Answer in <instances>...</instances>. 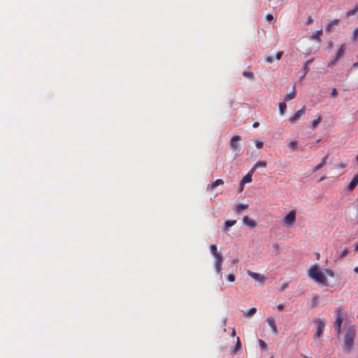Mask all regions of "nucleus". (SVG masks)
<instances>
[{"label": "nucleus", "mask_w": 358, "mask_h": 358, "mask_svg": "<svg viewBox=\"0 0 358 358\" xmlns=\"http://www.w3.org/2000/svg\"><path fill=\"white\" fill-rule=\"evenodd\" d=\"M266 162H264V161H259V162H257L253 166V168L250 170V172L251 173H253L255 171V169H257V168L259 167H266Z\"/></svg>", "instance_id": "6ab92c4d"}, {"label": "nucleus", "mask_w": 358, "mask_h": 358, "mask_svg": "<svg viewBox=\"0 0 358 358\" xmlns=\"http://www.w3.org/2000/svg\"><path fill=\"white\" fill-rule=\"evenodd\" d=\"M356 161L358 163V155L356 157Z\"/></svg>", "instance_id": "13d9d810"}, {"label": "nucleus", "mask_w": 358, "mask_h": 358, "mask_svg": "<svg viewBox=\"0 0 358 358\" xmlns=\"http://www.w3.org/2000/svg\"><path fill=\"white\" fill-rule=\"evenodd\" d=\"M313 22V18L311 17V16H309L307 19V22H306V24H310Z\"/></svg>", "instance_id": "79ce46f5"}, {"label": "nucleus", "mask_w": 358, "mask_h": 358, "mask_svg": "<svg viewBox=\"0 0 358 358\" xmlns=\"http://www.w3.org/2000/svg\"><path fill=\"white\" fill-rule=\"evenodd\" d=\"M313 62V59H308L306 62V63L303 65V70L305 71V74L307 73L309 71V66L311 64V63Z\"/></svg>", "instance_id": "5701e85b"}, {"label": "nucleus", "mask_w": 358, "mask_h": 358, "mask_svg": "<svg viewBox=\"0 0 358 358\" xmlns=\"http://www.w3.org/2000/svg\"><path fill=\"white\" fill-rule=\"evenodd\" d=\"M335 317L336 320L334 322V327L336 331H337V334L339 335L341 333V327L343 322V318H342V311L341 308H337L335 310Z\"/></svg>", "instance_id": "20e7f679"}, {"label": "nucleus", "mask_w": 358, "mask_h": 358, "mask_svg": "<svg viewBox=\"0 0 358 358\" xmlns=\"http://www.w3.org/2000/svg\"><path fill=\"white\" fill-rule=\"evenodd\" d=\"M345 166L346 165L343 163H341L340 164L338 165V167L340 169H344Z\"/></svg>", "instance_id": "c03bdc74"}, {"label": "nucleus", "mask_w": 358, "mask_h": 358, "mask_svg": "<svg viewBox=\"0 0 358 358\" xmlns=\"http://www.w3.org/2000/svg\"><path fill=\"white\" fill-rule=\"evenodd\" d=\"M255 145L257 148L261 149L263 147V143L262 141H256Z\"/></svg>", "instance_id": "4c0bfd02"}, {"label": "nucleus", "mask_w": 358, "mask_h": 358, "mask_svg": "<svg viewBox=\"0 0 358 358\" xmlns=\"http://www.w3.org/2000/svg\"><path fill=\"white\" fill-rule=\"evenodd\" d=\"M317 299V296H315L313 297V303H316Z\"/></svg>", "instance_id": "3c124183"}, {"label": "nucleus", "mask_w": 358, "mask_h": 358, "mask_svg": "<svg viewBox=\"0 0 358 358\" xmlns=\"http://www.w3.org/2000/svg\"><path fill=\"white\" fill-rule=\"evenodd\" d=\"M243 222L245 225L251 228H254L257 225L256 222L254 220L249 218L248 216H245L243 217Z\"/></svg>", "instance_id": "ddd939ff"}, {"label": "nucleus", "mask_w": 358, "mask_h": 358, "mask_svg": "<svg viewBox=\"0 0 358 358\" xmlns=\"http://www.w3.org/2000/svg\"><path fill=\"white\" fill-rule=\"evenodd\" d=\"M247 273L249 276L252 278L256 281H257L262 284H264L265 282V277L263 275L258 273L252 272L250 270L247 271Z\"/></svg>", "instance_id": "6e6552de"}, {"label": "nucleus", "mask_w": 358, "mask_h": 358, "mask_svg": "<svg viewBox=\"0 0 358 358\" xmlns=\"http://www.w3.org/2000/svg\"><path fill=\"white\" fill-rule=\"evenodd\" d=\"M266 322L268 323V324L270 326L271 329V331L273 334H278V329H277V327H276V325L275 324V320L273 317H268L266 319Z\"/></svg>", "instance_id": "f8f14e48"}, {"label": "nucleus", "mask_w": 358, "mask_h": 358, "mask_svg": "<svg viewBox=\"0 0 358 358\" xmlns=\"http://www.w3.org/2000/svg\"><path fill=\"white\" fill-rule=\"evenodd\" d=\"M259 122H255L253 123L252 127H255V128H257V127H259Z\"/></svg>", "instance_id": "49530a36"}, {"label": "nucleus", "mask_w": 358, "mask_h": 358, "mask_svg": "<svg viewBox=\"0 0 358 358\" xmlns=\"http://www.w3.org/2000/svg\"><path fill=\"white\" fill-rule=\"evenodd\" d=\"M236 335V331H235V329L234 328H232V331H231V336L232 337H234Z\"/></svg>", "instance_id": "de8ad7c7"}, {"label": "nucleus", "mask_w": 358, "mask_h": 358, "mask_svg": "<svg viewBox=\"0 0 358 358\" xmlns=\"http://www.w3.org/2000/svg\"><path fill=\"white\" fill-rule=\"evenodd\" d=\"M357 36H358V27L356 28L355 29V31H353V34H352V39L355 41L357 38Z\"/></svg>", "instance_id": "72a5a7b5"}, {"label": "nucleus", "mask_w": 358, "mask_h": 358, "mask_svg": "<svg viewBox=\"0 0 358 358\" xmlns=\"http://www.w3.org/2000/svg\"><path fill=\"white\" fill-rule=\"evenodd\" d=\"M358 184V173H357L348 186V189L352 191Z\"/></svg>", "instance_id": "4468645a"}, {"label": "nucleus", "mask_w": 358, "mask_h": 358, "mask_svg": "<svg viewBox=\"0 0 358 358\" xmlns=\"http://www.w3.org/2000/svg\"><path fill=\"white\" fill-rule=\"evenodd\" d=\"M308 276L313 279L316 282L323 285H327V280L324 273L320 271L316 264L312 265L308 270Z\"/></svg>", "instance_id": "f257e3e1"}, {"label": "nucleus", "mask_w": 358, "mask_h": 358, "mask_svg": "<svg viewBox=\"0 0 358 358\" xmlns=\"http://www.w3.org/2000/svg\"><path fill=\"white\" fill-rule=\"evenodd\" d=\"M331 96H333V97H336V96H337V95H338V92H337V90H336V88H333V89H332V91H331Z\"/></svg>", "instance_id": "ea45409f"}, {"label": "nucleus", "mask_w": 358, "mask_h": 358, "mask_svg": "<svg viewBox=\"0 0 358 358\" xmlns=\"http://www.w3.org/2000/svg\"><path fill=\"white\" fill-rule=\"evenodd\" d=\"M355 250H358V243H357L356 244V245H355Z\"/></svg>", "instance_id": "6e6d98bb"}, {"label": "nucleus", "mask_w": 358, "mask_h": 358, "mask_svg": "<svg viewBox=\"0 0 358 358\" xmlns=\"http://www.w3.org/2000/svg\"><path fill=\"white\" fill-rule=\"evenodd\" d=\"M295 87H294L292 91L285 96V101H288L294 99L295 97Z\"/></svg>", "instance_id": "412c9836"}, {"label": "nucleus", "mask_w": 358, "mask_h": 358, "mask_svg": "<svg viewBox=\"0 0 358 358\" xmlns=\"http://www.w3.org/2000/svg\"><path fill=\"white\" fill-rule=\"evenodd\" d=\"M321 120H322V117H321V116H319L317 119H316L312 122L311 127L313 128H315L318 125V124L321 122Z\"/></svg>", "instance_id": "c756f323"}, {"label": "nucleus", "mask_w": 358, "mask_h": 358, "mask_svg": "<svg viewBox=\"0 0 358 358\" xmlns=\"http://www.w3.org/2000/svg\"><path fill=\"white\" fill-rule=\"evenodd\" d=\"M325 273H326L327 275H328L330 277H334V273L331 269H326L325 270Z\"/></svg>", "instance_id": "c9c22d12"}, {"label": "nucleus", "mask_w": 358, "mask_h": 358, "mask_svg": "<svg viewBox=\"0 0 358 358\" xmlns=\"http://www.w3.org/2000/svg\"><path fill=\"white\" fill-rule=\"evenodd\" d=\"M353 66L354 67H357L358 66V62H355L353 64Z\"/></svg>", "instance_id": "864d4df0"}, {"label": "nucleus", "mask_w": 358, "mask_h": 358, "mask_svg": "<svg viewBox=\"0 0 358 358\" xmlns=\"http://www.w3.org/2000/svg\"><path fill=\"white\" fill-rule=\"evenodd\" d=\"M328 158V155H326L322 159V162L317 164V166H315L313 169V172H316L317 171L320 170L321 168H322L326 162H327V159Z\"/></svg>", "instance_id": "2eb2a0df"}, {"label": "nucleus", "mask_w": 358, "mask_h": 358, "mask_svg": "<svg viewBox=\"0 0 358 358\" xmlns=\"http://www.w3.org/2000/svg\"><path fill=\"white\" fill-rule=\"evenodd\" d=\"M241 349V340H240V338L239 337H237L236 338V345L233 349V351L234 353H236V352L238 351H240Z\"/></svg>", "instance_id": "4be33fe9"}, {"label": "nucleus", "mask_w": 358, "mask_h": 358, "mask_svg": "<svg viewBox=\"0 0 358 358\" xmlns=\"http://www.w3.org/2000/svg\"><path fill=\"white\" fill-rule=\"evenodd\" d=\"M265 61L267 63H272L273 62V57L271 56L266 55L265 56Z\"/></svg>", "instance_id": "f704fd0d"}, {"label": "nucleus", "mask_w": 358, "mask_h": 358, "mask_svg": "<svg viewBox=\"0 0 358 358\" xmlns=\"http://www.w3.org/2000/svg\"><path fill=\"white\" fill-rule=\"evenodd\" d=\"M224 182L222 179H217L215 180L213 183L209 184L207 187L206 190L209 192L213 191L217 187L220 185H224Z\"/></svg>", "instance_id": "1a4fd4ad"}, {"label": "nucleus", "mask_w": 358, "mask_h": 358, "mask_svg": "<svg viewBox=\"0 0 358 358\" xmlns=\"http://www.w3.org/2000/svg\"><path fill=\"white\" fill-rule=\"evenodd\" d=\"M287 287V284H284L283 285H282V287H281V289H282V290H283V289H285Z\"/></svg>", "instance_id": "8fccbe9b"}, {"label": "nucleus", "mask_w": 358, "mask_h": 358, "mask_svg": "<svg viewBox=\"0 0 358 358\" xmlns=\"http://www.w3.org/2000/svg\"><path fill=\"white\" fill-rule=\"evenodd\" d=\"M338 59H336V58L335 57L334 59L330 60V61L329 62V63H328V66H330L334 65V64L337 62V61H338Z\"/></svg>", "instance_id": "58836bf2"}, {"label": "nucleus", "mask_w": 358, "mask_h": 358, "mask_svg": "<svg viewBox=\"0 0 358 358\" xmlns=\"http://www.w3.org/2000/svg\"><path fill=\"white\" fill-rule=\"evenodd\" d=\"M241 140V136L238 135L234 136L230 141V147L232 151L234 152H239L241 150L240 145L238 143V141Z\"/></svg>", "instance_id": "39448f33"}, {"label": "nucleus", "mask_w": 358, "mask_h": 358, "mask_svg": "<svg viewBox=\"0 0 358 358\" xmlns=\"http://www.w3.org/2000/svg\"><path fill=\"white\" fill-rule=\"evenodd\" d=\"M266 19L268 20V21H272L273 20V16L271 15V14H267L266 15Z\"/></svg>", "instance_id": "a19ab883"}, {"label": "nucleus", "mask_w": 358, "mask_h": 358, "mask_svg": "<svg viewBox=\"0 0 358 358\" xmlns=\"http://www.w3.org/2000/svg\"><path fill=\"white\" fill-rule=\"evenodd\" d=\"M356 335V329L354 326L347 329L344 338V347L346 351H350Z\"/></svg>", "instance_id": "7ed1b4c3"}, {"label": "nucleus", "mask_w": 358, "mask_h": 358, "mask_svg": "<svg viewBox=\"0 0 358 358\" xmlns=\"http://www.w3.org/2000/svg\"><path fill=\"white\" fill-rule=\"evenodd\" d=\"M210 251L215 258V269L217 273H221L223 257L221 252L217 250V245L212 244L210 245Z\"/></svg>", "instance_id": "f03ea898"}, {"label": "nucleus", "mask_w": 358, "mask_h": 358, "mask_svg": "<svg viewBox=\"0 0 358 358\" xmlns=\"http://www.w3.org/2000/svg\"><path fill=\"white\" fill-rule=\"evenodd\" d=\"M349 252L348 251V248H345L342 252L339 255V258H343V257H345L348 253Z\"/></svg>", "instance_id": "473e14b6"}, {"label": "nucleus", "mask_w": 358, "mask_h": 358, "mask_svg": "<svg viewBox=\"0 0 358 358\" xmlns=\"http://www.w3.org/2000/svg\"><path fill=\"white\" fill-rule=\"evenodd\" d=\"M270 358H274V355L272 353L271 356Z\"/></svg>", "instance_id": "4d7b16f0"}, {"label": "nucleus", "mask_w": 358, "mask_h": 358, "mask_svg": "<svg viewBox=\"0 0 358 358\" xmlns=\"http://www.w3.org/2000/svg\"><path fill=\"white\" fill-rule=\"evenodd\" d=\"M227 280L229 282H234L235 281V276L233 274L228 275Z\"/></svg>", "instance_id": "e433bc0d"}, {"label": "nucleus", "mask_w": 358, "mask_h": 358, "mask_svg": "<svg viewBox=\"0 0 358 358\" xmlns=\"http://www.w3.org/2000/svg\"><path fill=\"white\" fill-rule=\"evenodd\" d=\"M243 75L247 78H249V79H252L254 78V73L252 72V71H244L243 73Z\"/></svg>", "instance_id": "c85d7f7f"}, {"label": "nucleus", "mask_w": 358, "mask_h": 358, "mask_svg": "<svg viewBox=\"0 0 358 358\" xmlns=\"http://www.w3.org/2000/svg\"><path fill=\"white\" fill-rule=\"evenodd\" d=\"M289 148L293 151L296 150L297 148V142L296 141H291L289 143Z\"/></svg>", "instance_id": "bb28decb"}, {"label": "nucleus", "mask_w": 358, "mask_h": 358, "mask_svg": "<svg viewBox=\"0 0 358 358\" xmlns=\"http://www.w3.org/2000/svg\"><path fill=\"white\" fill-rule=\"evenodd\" d=\"M345 51V46L344 44L341 45V47L339 48L336 55V59H339L344 54Z\"/></svg>", "instance_id": "a211bd4d"}, {"label": "nucleus", "mask_w": 358, "mask_h": 358, "mask_svg": "<svg viewBox=\"0 0 358 358\" xmlns=\"http://www.w3.org/2000/svg\"><path fill=\"white\" fill-rule=\"evenodd\" d=\"M248 207L247 204H239L236 206V211L239 213L241 210L248 208Z\"/></svg>", "instance_id": "b1692460"}, {"label": "nucleus", "mask_w": 358, "mask_h": 358, "mask_svg": "<svg viewBox=\"0 0 358 358\" xmlns=\"http://www.w3.org/2000/svg\"><path fill=\"white\" fill-rule=\"evenodd\" d=\"M306 113V107L303 106L301 109L297 110L293 116L289 118V122L292 124L295 123L298 121Z\"/></svg>", "instance_id": "0eeeda50"}, {"label": "nucleus", "mask_w": 358, "mask_h": 358, "mask_svg": "<svg viewBox=\"0 0 358 358\" xmlns=\"http://www.w3.org/2000/svg\"><path fill=\"white\" fill-rule=\"evenodd\" d=\"M322 29H320L319 30H317L316 32L313 33L311 36H310V38L313 39V40H315V41H320V36H322Z\"/></svg>", "instance_id": "dca6fc26"}, {"label": "nucleus", "mask_w": 358, "mask_h": 358, "mask_svg": "<svg viewBox=\"0 0 358 358\" xmlns=\"http://www.w3.org/2000/svg\"><path fill=\"white\" fill-rule=\"evenodd\" d=\"M325 179H326V177H325V176H323V177H322V178L320 179V181H322V180H325Z\"/></svg>", "instance_id": "5fc2aeb1"}, {"label": "nucleus", "mask_w": 358, "mask_h": 358, "mask_svg": "<svg viewBox=\"0 0 358 358\" xmlns=\"http://www.w3.org/2000/svg\"><path fill=\"white\" fill-rule=\"evenodd\" d=\"M238 262H239V261H238V259L237 258L234 259L231 261L232 264H238Z\"/></svg>", "instance_id": "a18cd8bd"}, {"label": "nucleus", "mask_w": 358, "mask_h": 358, "mask_svg": "<svg viewBox=\"0 0 358 358\" xmlns=\"http://www.w3.org/2000/svg\"><path fill=\"white\" fill-rule=\"evenodd\" d=\"M296 221V211L290 210L284 217V222L287 225H292Z\"/></svg>", "instance_id": "423d86ee"}, {"label": "nucleus", "mask_w": 358, "mask_h": 358, "mask_svg": "<svg viewBox=\"0 0 358 358\" xmlns=\"http://www.w3.org/2000/svg\"><path fill=\"white\" fill-rule=\"evenodd\" d=\"M287 108V105L285 102H281L279 103V110L280 114H283L284 111Z\"/></svg>", "instance_id": "a878e982"}, {"label": "nucleus", "mask_w": 358, "mask_h": 358, "mask_svg": "<svg viewBox=\"0 0 358 358\" xmlns=\"http://www.w3.org/2000/svg\"><path fill=\"white\" fill-rule=\"evenodd\" d=\"M316 323L317 325L316 336L320 337L322 333L323 329L324 328L325 321L324 320L320 319L316 322Z\"/></svg>", "instance_id": "9d476101"}, {"label": "nucleus", "mask_w": 358, "mask_h": 358, "mask_svg": "<svg viewBox=\"0 0 358 358\" xmlns=\"http://www.w3.org/2000/svg\"><path fill=\"white\" fill-rule=\"evenodd\" d=\"M306 358H310V357H306Z\"/></svg>", "instance_id": "bf43d9fd"}, {"label": "nucleus", "mask_w": 358, "mask_h": 358, "mask_svg": "<svg viewBox=\"0 0 358 358\" xmlns=\"http://www.w3.org/2000/svg\"><path fill=\"white\" fill-rule=\"evenodd\" d=\"M354 271H355V273H358V266H357L354 268Z\"/></svg>", "instance_id": "603ef678"}, {"label": "nucleus", "mask_w": 358, "mask_h": 358, "mask_svg": "<svg viewBox=\"0 0 358 358\" xmlns=\"http://www.w3.org/2000/svg\"><path fill=\"white\" fill-rule=\"evenodd\" d=\"M283 53H284L283 51H280V52L276 53V55H275V59H276V61H279L281 59Z\"/></svg>", "instance_id": "2f4dec72"}, {"label": "nucleus", "mask_w": 358, "mask_h": 358, "mask_svg": "<svg viewBox=\"0 0 358 358\" xmlns=\"http://www.w3.org/2000/svg\"><path fill=\"white\" fill-rule=\"evenodd\" d=\"M339 22L340 21L338 19L329 21L326 26V28H325L326 31L328 33H330L331 31H332L333 27L334 26H337L339 24Z\"/></svg>", "instance_id": "9b49d317"}, {"label": "nucleus", "mask_w": 358, "mask_h": 358, "mask_svg": "<svg viewBox=\"0 0 358 358\" xmlns=\"http://www.w3.org/2000/svg\"><path fill=\"white\" fill-rule=\"evenodd\" d=\"M333 47V42L332 41H329L328 43V48H331Z\"/></svg>", "instance_id": "09e8293b"}, {"label": "nucleus", "mask_w": 358, "mask_h": 358, "mask_svg": "<svg viewBox=\"0 0 358 358\" xmlns=\"http://www.w3.org/2000/svg\"><path fill=\"white\" fill-rule=\"evenodd\" d=\"M284 308V304L283 303H280L277 306V308L279 310H282Z\"/></svg>", "instance_id": "37998d69"}, {"label": "nucleus", "mask_w": 358, "mask_h": 358, "mask_svg": "<svg viewBox=\"0 0 358 358\" xmlns=\"http://www.w3.org/2000/svg\"><path fill=\"white\" fill-rule=\"evenodd\" d=\"M358 10V6H356L354 9L346 13V17H349L353 15H355Z\"/></svg>", "instance_id": "393cba45"}, {"label": "nucleus", "mask_w": 358, "mask_h": 358, "mask_svg": "<svg viewBox=\"0 0 358 358\" xmlns=\"http://www.w3.org/2000/svg\"><path fill=\"white\" fill-rule=\"evenodd\" d=\"M257 312L256 308H251L249 310L244 312V315L247 317H252Z\"/></svg>", "instance_id": "aec40b11"}, {"label": "nucleus", "mask_w": 358, "mask_h": 358, "mask_svg": "<svg viewBox=\"0 0 358 358\" xmlns=\"http://www.w3.org/2000/svg\"><path fill=\"white\" fill-rule=\"evenodd\" d=\"M236 224V220H227L224 222L226 229L230 227L234 226Z\"/></svg>", "instance_id": "cd10ccee"}, {"label": "nucleus", "mask_w": 358, "mask_h": 358, "mask_svg": "<svg viewBox=\"0 0 358 358\" xmlns=\"http://www.w3.org/2000/svg\"><path fill=\"white\" fill-rule=\"evenodd\" d=\"M259 346H260L261 349L263 351H265L266 350V343L263 340L259 339Z\"/></svg>", "instance_id": "7c9ffc66"}, {"label": "nucleus", "mask_w": 358, "mask_h": 358, "mask_svg": "<svg viewBox=\"0 0 358 358\" xmlns=\"http://www.w3.org/2000/svg\"><path fill=\"white\" fill-rule=\"evenodd\" d=\"M252 173H251L250 171L247 174L245 175L241 180V185H243L245 183H247V182H251L252 180Z\"/></svg>", "instance_id": "f3484780"}]
</instances>
